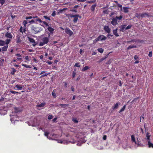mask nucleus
<instances>
[{"instance_id":"nucleus-44","label":"nucleus","mask_w":153,"mask_h":153,"mask_svg":"<svg viewBox=\"0 0 153 153\" xmlns=\"http://www.w3.org/2000/svg\"><path fill=\"white\" fill-rule=\"evenodd\" d=\"M76 71H74L73 72L72 76H73V78H74L75 77L76 74Z\"/></svg>"},{"instance_id":"nucleus-21","label":"nucleus","mask_w":153,"mask_h":153,"mask_svg":"<svg viewBox=\"0 0 153 153\" xmlns=\"http://www.w3.org/2000/svg\"><path fill=\"white\" fill-rule=\"evenodd\" d=\"M8 47V45H6L2 47L1 48V50L2 51H6L7 50Z\"/></svg>"},{"instance_id":"nucleus-30","label":"nucleus","mask_w":153,"mask_h":153,"mask_svg":"<svg viewBox=\"0 0 153 153\" xmlns=\"http://www.w3.org/2000/svg\"><path fill=\"white\" fill-rule=\"evenodd\" d=\"M113 35L111 34H110L109 33H108L107 35V37L109 39L113 38Z\"/></svg>"},{"instance_id":"nucleus-63","label":"nucleus","mask_w":153,"mask_h":153,"mask_svg":"<svg viewBox=\"0 0 153 153\" xmlns=\"http://www.w3.org/2000/svg\"><path fill=\"white\" fill-rule=\"evenodd\" d=\"M77 1H78L84 2L85 1V0H77Z\"/></svg>"},{"instance_id":"nucleus-22","label":"nucleus","mask_w":153,"mask_h":153,"mask_svg":"<svg viewBox=\"0 0 153 153\" xmlns=\"http://www.w3.org/2000/svg\"><path fill=\"white\" fill-rule=\"evenodd\" d=\"M60 105L63 108H66L69 106V105L68 104H61Z\"/></svg>"},{"instance_id":"nucleus-52","label":"nucleus","mask_w":153,"mask_h":153,"mask_svg":"<svg viewBox=\"0 0 153 153\" xmlns=\"http://www.w3.org/2000/svg\"><path fill=\"white\" fill-rule=\"evenodd\" d=\"M32 18H33V17H32V16H29V17H26V18H25V19H31Z\"/></svg>"},{"instance_id":"nucleus-2","label":"nucleus","mask_w":153,"mask_h":153,"mask_svg":"<svg viewBox=\"0 0 153 153\" xmlns=\"http://www.w3.org/2000/svg\"><path fill=\"white\" fill-rule=\"evenodd\" d=\"M123 18V16L121 15L120 16H116L113 18L111 22V24L113 25H116L117 24L118 22H119L120 20H121Z\"/></svg>"},{"instance_id":"nucleus-43","label":"nucleus","mask_w":153,"mask_h":153,"mask_svg":"<svg viewBox=\"0 0 153 153\" xmlns=\"http://www.w3.org/2000/svg\"><path fill=\"white\" fill-rule=\"evenodd\" d=\"M40 23H42L44 24V25H45L46 26H48V23L47 22H45L43 21H42V22H40Z\"/></svg>"},{"instance_id":"nucleus-23","label":"nucleus","mask_w":153,"mask_h":153,"mask_svg":"<svg viewBox=\"0 0 153 153\" xmlns=\"http://www.w3.org/2000/svg\"><path fill=\"white\" fill-rule=\"evenodd\" d=\"M126 25H122L121 26V29L120 31L123 32L125 29Z\"/></svg>"},{"instance_id":"nucleus-10","label":"nucleus","mask_w":153,"mask_h":153,"mask_svg":"<svg viewBox=\"0 0 153 153\" xmlns=\"http://www.w3.org/2000/svg\"><path fill=\"white\" fill-rule=\"evenodd\" d=\"M5 36L10 39H12L13 37L11 33H9L8 32L6 33Z\"/></svg>"},{"instance_id":"nucleus-3","label":"nucleus","mask_w":153,"mask_h":153,"mask_svg":"<svg viewBox=\"0 0 153 153\" xmlns=\"http://www.w3.org/2000/svg\"><path fill=\"white\" fill-rule=\"evenodd\" d=\"M131 140L132 143H135V146L136 147H141L142 145L141 144L140 141H139L138 139L137 138V141H136L135 140V137L134 135H132L131 136Z\"/></svg>"},{"instance_id":"nucleus-64","label":"nucleus","mask_w":153,"mask_h":153,"mask_svg":"<svg viewBox=\"0 0 153 153\" xmlns=\"http://www.w3.org/2000/svg\"><path fill=\"white\" fill-rule=\"evenodd\" d=\"M57 118H55L53 119V121L54 122L57 120Z\"/></svg>"},{"instance_id":"nucleus-17","label":"nucleus","mask_w":153,"mask_h":153,"mask_svg":"<svg viewBox=\"0 0 153 153\" xmlns=\"http://www.w3.org/2000/svg\"><path fill=\"white\" fill-rule=\"evenodd\" d=\"M149 16V15L148 14L146 13H143L141 14V17L142 18L145 17H148Z\"/></svg>"},{"instance_id":"nucleus-26","label":"nucleus","mask_w":153,"mask_h":153,"mask_svg":"<svg viewBox=\"0 0 153 153\" xmlns=\"http://www.w3.org/2000/svg\"><path fill=\"white\" fill-rule=\"evenodd\" d=\"M110 31V29L108 27V26H106V32L109 33Z\"/></svg>"},{"instance_id":"nucleus-53","label":"nucleus","mask_w":153,"mask_h":153,"mask_svg":"<svg viewBox=\"0 0 153 153\" xmlns=\"http://www.w3.org/2000/svg\"><path fill=\"white\" fill-rule=\"evenodd\" d=\"M98 41H99V40H98V39L97 38V39H95L94 41H93V43H96V42H97Z\"/></svg>"},{"instance_id":"nucleus-59","label":"nucleus","mask_w":153,"mask_h":153,"mask_svg":"<svg viewBox=\"0 0 153 153\" xmlns=\"http://www.w3.org/2000/svg\"><path fill=\"white\" fill-rule=\"evenodd\" d=\"M25 59L26 60H29V59L28 56H26L25 57Z\"/></svg>"},{"instance_id":"nucleus-40","label":"nucleus","mask_w":153,"mask_h":153,"mask_svg":"<svg viewBox=\"0 0 153 153\" xmlns=\"http://www.w3.org/2000/svg\"><path fill=\"white\" fill-rule=\"evenodd\" d=\"M52 95L53 96V97L55 98L56 97V95L55 94V93L54 91L53 90L52 92Z\"/></svg>"},{"instance_id":"nucleus-31","label":"nucleus","mask_w":153,"mask_h":153,"mask_svg":"<svg viewBox=\"0 0 153 153\" xmlns=\"http://www.w3.org/2000/svg\"><path fill=\"white\" fill-rule=\"evenodd\" d=\"M126 107V105H124L123 106V108L120 109V112L123 111L125 109Z\"/></svg>"},{"instance_id":"nucleus-1","label":"nucleus","mask_w":153,"mask_h":153,"mask_svg":"<svg viewBox=\"0 0 153 153\" xmlns=\"http://www.w3.org/2000/svg\"><path fill=\"white\" fill-rule=\"evenodd\" d=\"M25 38L21 33H18L16 37V42L17 43L22 42V41L24 40Z\"/></svg>"},{"instance_id":"nucleus-19","label":"nucleus","mask_w":153,"mask_h":153,"mask_svg":"<svg viewBox=\"0 0 153 153\" xmlns=\"http://www.w3.org/2000/svg\"><path fill=\"white\" fill-rule=\"evenodd\" d=\"M117 29H116L115 30H113V34L117 37L118 36H119V35H118L117 33Z\"/></svg>"},{"instance_id":"nucleus-42","label":"nucleus","mask_w":153,"mask_h":153,"mask_svg":"<svg viewBox=\"0 0 153 153\" xmlns=\"http://www.w3.org/2000/svg\"><path fill=\"white\" fill-rule=\"evenodd\" d=\"M10 92L12 94H19V92L13 91H10Z\"/></svg>"},{"instance_id":"nucleus-55","label":"nucleus","mask_w":153,"mask_h":153,"mask_svg":"<svg viewBox=\"0 0 153 153\" xmlns=\"http://www.w3.org/2000/svg\"><path fill=\"white\" fill-rule=\"evenodd\" d=\"M149 56L150 57H151L152 56V52L150 51L149 52Z\"/></svg>"},{"instance_id":"nucleus-38","label":"nucleus","mask_w":153,"mask_h":153,"mask_svg":"<svg viewBox=\"0 0 153 153\" xmlns=\"http://www.w3.org/2000/svg\"><path fill=\"white\" fill-rule=\"evenodd\" d=\"M135 41L134 39H131V41H127L126 42L127 43H130L131 42H135Z\"/></svg>"},{"instance_id":"nucleus-25","label":"nucleus","mask_w":153,"mask_h":153,"mask_svg":"<svg viewBox=\"0 0 153 153\" xmlns=\"http://www.w3.org/2000/svg\"><path fill=\"white\" fill-rule=\"evenodd\" d=\"M5 44V41L0 40V46H3Z\"/></svg>"},{"instance_id":"nucleus-29","label":"nucleus","mask_w":153,"mask_h":153,"mask_svg":"<svg viewBox=\"0 0 153 153\" xmlns=\"http://www.w3.org/2000/svg\"><path fill=\"white\" fill-rule=\"evenodd\" d=\"M11 41L10 39H7L5 42V44L7 45Z\"/></svg>"},{"instance_id":"nucleus-36","label":"nucleus","mask_w":153,"mask_h":153,"mask_svg":"<svg viewBox=\"0 0 153 153\" xmlns=\"http://www.w3.org/2000/svg\"><path fill=\"white\" fill-rule=\"evenodd\" d=\"M49 134V133L48 132H45V134H44L45 135V136H46L48 138H49L50 139L49 137L48 136V135Z\"/></svg>"},{"instance_id":"nucleus-45","label":"nucleus","mask_w":153,"mask_h":153,"mask_svg":"<svg viewBox=\"0 0 153 153\" xmlns=\"http://www.w3.org/2000/svg\"><path fill=\"white\" fill-rule=\"evenodd\" d=\"M96 7L95 5H93L91 7V10L92 11H94Z\"/></svg>"},{"instance_id":"nucleus-49","label":"nucleus","mask_w":153,"mask_h":153,"mask_svg":"<svg viewBox=\"0 0 153 153\" xmlns=\"http://www.w3.org/2000/svg\"><path fill=\"white\" fill-rule=\"evenodd\" d=\"M74 66L77 67H80V65L78 63H76L75 64Z\"/></svg>"},{"instance_id":"nucleus-32","label":"nucleus","mask_w":153,"mask_h":153,"mask_svg":"<svg viewBox=\"0 0 153 153\" xmlns=\"http://www.w3.org/2000/svg\"><path fill=\"white\" fill-rule=\"evenodd\" d=\"M22 65L23 66H24V67H26V68H31V67L29 65H26L24 64H22Z\"/></svg>"},{"instance_id":"nucleus-24","label":"nucleus","mask_w":153,"mask_h":153,"mask_svg":"<svg viewBox=\"0 0 153 153\" xmlns=\"http://www.w3.org/2000/svg\"><path fill=\"white\" fill-rule=\"evenodd\" d=\"M48 30L51 33H52L54 30V29L51 27H49L48 28Z\"/></svg>"},{"instance_id":"nucleus-51","label":"nucleus","mask_w":153,"mask_h":153,"mask_svg":"<svg viewBox=\"0 0 153 153\" xmlns=\"http://www.w3.org/2000/svg\"><path fill=\"white\" fill-rule=\"evenodd\" d=\"M50 74V73H45L44 74L42 75L41 76V77H44L45 76H47V75H48V74Z\"/></svg>"},{"instance_id":"nucleus-56","label":"nucleus","mask_w":153,"mask_h":153,"mask_svg":"<svg viewBox=\"0 0 153 153\" xmlns=\"http://www.w3.org/2000/svg\"><path fill=\"white\" fill-rule=\"evenodd\" d=\"M58 142L59 143H64V144H65V142H64V141H63L62 140H59L58 141Z\"/></svg>"},{"instance_id":"nucleus-41","label":"nucleus","mask_w":153,"mask_h":153,"mask_svg":"<svg viewBox=\"0 0 153 153\" xmlns=\"http://www.w3.org/2000/svg\"><path fill=\"white\" fill-rule=\"evenodd\" d=\"M43 17L45 19H47L49 20H51V19L49 17H48L46 16H43Z\"/></svg>"},{"instance_id":"nucleus-13","label":"nucleus","mask_w":153,"mask_h":153,"mask_svg":"<svg viewBox=\"0 0 153 153\" xmlns=\"http://www.w3.org/2000/svg\"><path fill=\"white\" fill-rule=\"evenodd\" d=\"M147 145L149 148H153V143L151 142L150 141H148Z\"/></svg>"},{"instance_id":"nucleus-7","label":"nucleus","mask_w":153,"mask_h":153,"mask_svg":"<svg viewBox=\"0 0 153 153\" xmlns=\"http://www.w3.org/2000/svg\"><path fill=\"white\" fill-rule=\"evenodd\" d=\"M70 17L71 18H74L73 22L74 23L77 22L78 17H79L80 18H81V17L79 16L78 15H71Z\"/></svg>"},{"instance_id":"nucleus-48","label":"nucleus","mask_w":153,"mask_h":153,"mask_svg":"<svg viewBox=\"0 0 153 153\" xmlns=\"http://www.w3.org/2000/svg\"><path fill=\"white\" fill-rule=\"evenodd\" d=\"M53 118V116L51 115H49L48 117V119L49 120Z\"/></svg>"},{"instance_id":"nucleus-4","label":"nucleus","mask_w":153,"mask_h":153,"mask_svg":"<svg viewBox=\"0 0 153 153\" xmlns=\"http://www.w3.org/2000/svg\"><path fill=\"white\" fill-rule=\"evenodd\" d=\"M49 41V38L48 37H44L41 39L39 44V46H42L47 44Z\"/></svg>"},{"instance_id":"nucleus-20","label":"nucleus","mask_w":153,"mask_h":153,"mask_svg":"<svg viewBox=\"0 0 153 153\" xmlns=\"http://www.w3.org/2000/svg\"><path fill=\"white\" fill-rule=\"evenodd\" d=\"M137 47L136 45H131L129 46L127 48V50H129L132 48H136Z\"/></svg>"},{"instance_id":"nucleus-58","label":"nucleus","mask_w":153,"mask_h":153,"mask_svg":"<svg viewBox=\"0 0 153 153\" xmlns=\"http://www.w3.org/2000/svg\"><path fill=\"white\" fill-rule=\"evenodd\" d=\"M46 63L49 65H51L52 64V62L51 61H47Z\"/></svg>"},{"instance_id":"nucleus-11","label":"nucleus","mask_w":153,"mask_h":153,"mask_svg":"<svg viewBox=\"0 0 153 153\" xmlns=\"http://www.w3.org/2000/svg\"><path fill=\"white\" fill-rule=\"evenodd\" d=\"M29 39L30 42L33 43V46L35 47L37 45L35 43V41L33 39L29 38Z\"/></svg>"},{"instance_id":"nucleus-14","label":"nucleus","mask_w":153,"mask_h":153,"mask_svg":"<svg viewBox=\"0 0 153 153\" xmlns=\"http://www.w3.org/2000/svg\"><path fill=\"white\" fill-rule=\"evenodd\" d=\"M97 39L98 40H102L103 39H105V37L103 35H100L97 38Z\"/></svg>"},{"instance_id":"nucleus-60","label":"nucleus","mask_w":153,"mask_h":153,"mask_svg":"<svg viewBox=\"0 0 153 153\" xmlns=\"http://www.w3.org/2000/svg\"><path fill=\"white\" fill-rule=\"evenodd\" d=\"M103 149V148L102 147L100 146V147H98V149Z\"/></svg>"},{"instance_id":"nucleus-57","label":"nucleus","mask_w":153,"mask_h":153,"mask_svg":"<svg viewBox=\"0 0 153 153\" xmlns=\"http://www.w3.org/2000/svg\"><path fill=\"white\" fill-rule=\"evenodd\" d=\"M56 14V13H55V11H53V13H52V14H51V15L53 16H55V15Z\"/></svg>"},{"instance_id":"nucleus-9","label":"nucleus","mask_w":153,"mask_h":153,"mask_svg":"<svg viewBox=\"0 0 153 153\" xmlns=\"http://www.w3.org/2000/svg\"><path fill=\"white\" fill-rule=\"evenodd\" d=\"M33 18L34 19L33 20L35 21V23H36L37 22L39 23L42 22L41 19L40 18H38L37 16L33 17Z\"/></svg>"},{"instance_id":"nucleus-33","label":"nucleus","mask_w":153,"mask_h":153,"mask_svg":"<svg viewBox=\"0 0 153 153\" xmlns=\"http://www.w3.org/2000/svg\"><path fill=\"white\" fill-rule=\"evenodd\" d=\"M141 13H136L135 14V16L138 18H140L141 17Z\"/></svg>"},{"instance_id":"nucleus-46","label":"nucleus","mask_w":153,"mask_h":153,"mask_svg":"<svg viewBox=\"0 0 153 153\" xmlns=\"http://www.w3.org/2000/svg\"><path fill=\"white\" fill-rule=\"evenodd\" d=\"M4 2V0H0V3L1 4V5H3Z\"/></svg>"},{"instance_id":"nucleus-6","label":"nucleus","mask_w":153,"mask_h":153,"mask_svg":"<svg viewBox=\"0 0 153 153\" xmlns=\"http://www.w3.org/2000/svg\"><path fill=\"white\" fill-rule=\"evenodd\" d=\"M31 30L34 33H37L41 31V30L39 28L33 26H32V27Z\"/></svg>"},{"instance_id":"nucleus-27","label":"nucleus","mask_w":153,"mask_h":153,"mask_svg":"<svg viewBox=\"0 0 153 153\" xmlns=\"http://www.w3.org/2000/svg\"><path fill=\"white\" fill-rule=\"evenodd\" d=\"M89 68L88 66H85V67L82 69V71H85L87 70Z\"/></svg>"},{"instance_id":"nucleus-62","label":"nucleus","mask_w":153,"mask_h":153,"mask_svg":"<svg viewBox=\"0 0 153 153\" xmlns=\"http://www.w3.org/2000/svg\"><path fill=\"white\" fill-rule=\"evenodd\" d=\"M16 56H18L19 57L21 56V55L19 53H18V54H16Z\"/></svg>"},{"instance_id":"nucleus-54","label":"nucleus","mask_w":153,"mask_h":153,"mask_svg":"<svg viewBox=\"0 0 153 153\" xmlns=\"http://www.w3.org/2000/svg\"><path fill=\"white\" fill-rule=\"evenodd\" d=\"M117 6L121 8V10H122V6L121 5L119 4H117Z\"/></svg>"},{"instance_id":"nucleus-61","label":"nucleus","mask_w":153,"mask_h":153,"mask_svg":"<svg viewBox=\"0 0 153 153\" xmlns=\"http://www.w3.org/2000/svg\"><path fill=\"white\" fill-rule=\"evenodd\" d=\"M134 59H135L136 60L137 59H138V57L137 56L135 55L134 57Z\"/></svg>"},{"instance_id":"nucleus-28","label":"nucleus","mask_w":153,"mask_h":153,"mask_svg":"<svg viewBox=\"0 0 153 153\" xmlns=\"http://www.w3.org/2000/svg\"><path fill=\"white\" fill-rule=\"evenodd\" d=\"M146 140H147L148 141H150V135H149V133H147V134H146Z\"/></svg>"},{"instance_id":"nucleus-5","label":"nucleus","mask_w":153,"mask_h":153,"mask_svg":"<svg viewBox=\"0 0 153 153\" xmlns=\"http://www.w3.org/2000/svg\"><path fill=\"white\" fill-rule=\"evenodd\" d=\"M46 104L45 102H43L41 104L36 105V106L37 109L39 110H41L42 109L43 107Z\"/></svg>"},{"instance_id":"nucleus-35","label":"nucleus","mask_w":153,"mask_h":153,"mask_svg":"<svg viewBox=\"0 0 153 153\" xmlns=\"http://www.w3.org/2000/svg\"><path fill=\"white\" fill-rule=\"evenodd\" d=\"M97 50L98 51L101 53H102L103 51V50L102 48H99Z\"/></svg>"},{"instance_id":"nucleus-8","label":"nucleus","mask_w":153,"mask_h":153,"mask_svg":"<svg viewBox=\"0 0 153 153\" xmlns=\"http://www.w3.org/2000/svg\"><path fill=\"white\" fill-rule=\"evenodd\" d=\"M65 32L66 33L69 35L70 36H71L73 33L72 31H71L70 29L67 27H66L65 29Z\"/></svg>"},{"instance_id":"nucleus-12","label":"nucleus","mask_w":153,"mask_h":153,"mask_svg":"<svg viewBox=\"0 0 153 153\" xmlns=\"http://www.w3.org/2000/svg\"><path fill=\"white\" fill-rule=\"evenodd\" d=\"M123 12L125 13H127L128 12L129 7H123Z\"/></svg>"},{"instance_id":"nucleus-39","label":"nucleus","mask_w":153,"mask_h":153,"mask_svg":"<svg viewBox=\"0 0 153 153\" xmlns=\"http://www.w3.org/2000/svg\"><path fill=\"white\" fill-rule=\"evenodd\" d=\"M27 22L26 20H24L23 22V24L24 25V27H25L26 26V25L27 24Z\"/></svg>"},{"instance_id":"nucleus-16","label":"nucleus","mask_w":153,"mask_h":153,"mask_svg":"<svg viewBox=\"0 0 153 153\" xmlns=\"http://www.w3.org/2000/svg\"><path fill=\"white\" fill-rule=\"evenodd\" d=\"M23 87V86L17 85L15 86V88H17L19 90H21L22 88Z\"/></svg>"},{"instance_id":"nucleus-47","label":"nucleus","mask_w":153,"mask_h":153,"mask_svg":"<svg viewBox=\"0 0 153 153\" xmlns=\"http://www.w3.org/2000/svg\"><path fill=\"white\" fill-rule=\"evenodd\" d=\"M28 23H29L30 24H33L34 23H35V21L34 20H32L31 21H29L28 22Z\"/></svg>"},{"instance_id":"nucleus-15","label":"nucleus","mask_w":153,"mask_h":153,"mask_svg":"<svg viewBox=\"0 0 153 153\" xmlns=\"http://www.w3.org/2000/svg\"><path fill=\"white\" fill-rule=\"evenodd\" d=\"M120 105V103L117 102V103L116 104H115L114 106H113V108L114 109H116L117 108L118 106Z\"/></svg>"},{"instance_id":"nucleus-50","label":"nucleus","mask_w":153,"mask_h":153,"mask_svg":"<svg viewBox=\"0 0 153 153\" xmlns=\"http://www.w3.org/2000/svg\"><path fill=\"white\" fill-rule=\"evenodd\" d=\"M105 59V57H103L100 59L99 61V62H101Z\"/></svg>"},{"instance_id":"nucleus-37","label":"nucleus","mask_w":153,"mask_h":153,"mask_svg":"<svg viewBox=\"0 0 153 153\" xmlns=\"http://www.w3.org/2000/svg\"><path fill=\"white\" fill-rule=\"evenodd\" d=\"M132 25H129L125 28V30L130 29Z\"/></svg>"},{"instance_id":"nucleus-34","label":"nucleus","mask_w":153,"mask_h":153,"mask_svg":"<svg viewBox=\"0 0 153 153\" xmlns=\"http://www.w3.org/2000/svg\"><path fill=\"white\" fill-rule=\"evenodd\" d=\"M72 121L75 123H77L78 122V120L76 118H73L72 119Z\"/></svg>"},{"instance_id":"nucleus-18","label":"nucleus","mask_w":153,"mask_h":153,"mask_svg":"<svg viewBox=\"0 0 153 153\" xmlns=\"http://www.w3.org/2000/svg\"><path fill=\"white\" fill-rule=\"evenodd\" d=\"M25 28H25H23L22 27H21L20 28L19 31L22 33V35L23 34V32H25L26 31Z\"/></svg>"}]
</instances>
